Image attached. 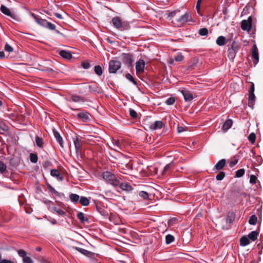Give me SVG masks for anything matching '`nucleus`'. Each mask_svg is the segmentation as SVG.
Wrapping results in <instances>:
<instances>
[{
    "instance_id": "37",
    "label": "nucleus",
    "mask_w": 263,
    "mask_h": 263,
    "mask_svg": "<svg viewBox=\"0 0 263 263\" xmlns=\"http://www.w3.org/2000/svg\"><path fill=\"white\" fill-rule=\"evenodd\" d=\"M257 220V218L255 215H252L249 220V223L251 225H255Z\"/></svg>"
},
{
    "instance_id": "8",
    "label": "nucleus",
    "mask_w": 263,
    "mask_h": 263,
    "mask_svg": "<svg viewBox=\"0 0 263 263\" xmlns=\"http://www.w3.org/2000/svg\"><path fill=\"white\" fill-rule=\"evenodd\" d=\"M252 19L249 16L247 20H245L241 22V28L244 31H249L252 27Z\"/></svg>"
},
{
    "instance_id": "4",
    "label": "nucleus",
    "mask_w": 263,
    "mask_h": 263,
    "mask_svg": "<svg viewBox=\"0 0 263 263\" xmlns=\"http://www.w3.org/2000/svg\"><path fill=\"white\" fill-rule=\"evenodd\" d=\"M121 67V63L117 60H112L109 63L108 71L110 73H116Z\"/></svg>"
},
{
    "instance_id": "19",
    "label": "nucleus",
    "mask_w": 263,
    "mask_h": 263,
    "mask_svg": "<svg viewBox=\"0 0 263 263\" xmlns=\"http://www.w3.org/2000/svg\"><path fill=\"white\" fill-rule=\"evenodd\" d=\"M73 143L74 145L76 154L78 155L81 154V143L80 140L76 138L73 140Z\"/></svg>"
},
{
    "instance_id": "48",
    "label": "nucleus",
    "mask_w": 263,
    "mask_h": 263,
    "mask_svg": "<svg viewBox=\"0 0 263 263\" xmlns=\"http://www.w3.org/2000/svg\"><path fill=\"white\" fill-rule=\"evenodd\" d=\"M174 59H175V60L177 62H181L183 60L184 57L181 53H178L175 56Z\"/></svg>"
},
{
    "instance_id": "2",
    "label": "nucleus",
    "mask_w": 263,
    "mask_h": 263,
    "mask_svg": "<svg viewBox=\"0 0 263 263\" xmlns=\"http://www.w3.org/2000/svg\"><path fill=\"white\" fill-rule=\"evenodd\" d=\"M102 177L106 182L114 186H118L120 184L119 178L110 172L103 173Z\"/></svg>"
},
{
    "instance_id": "35",
    "label": "nucleus",
    "mask_w": 263,
    "mask_h": 263,
    "mask_svg": "<svg viewBox=\"0 0 263 263\" xmlns=\"http://www.w3.org/2000/svg\"><path fill=\"white\" fill-rule=\"evenodd\" d=\"M125 77L127 79L132 82L135 86L138 85L137 82L135 80L133 77L130 73H126L125 74Z\"/></svg>"
},
{
    "instance_id": "18",
    "label": "nucleus",
    "mask_w": 263,
    "mask_h": 263,
    "mask_svg": "<svg viewBox=\"0 0 263 263\" xmlns=\"http://www.w3.org/2000/svg\"><path fill=\"white\" fill-rule=\"evenodd\" d=\"M120 187L123 191H126L127 192H129L133 190V188L132 185L129 183L127 182H123L120 183L119 185Z\"/></svg>"
},
{
    "instance_id": "59",
    "label": "nucleus",
    "mask_w": 263,
    "mask_h": 263,
    "mask_svg": "<svg viewBox=\"0 0 263 263\" xmlns=\"http://www.w3.org/2000/svg\"><path fill=\"white\" fill-rule=\"evenodd\" d=\"M0 263H14L13 261L7 259H0Z\"/></svg>"
},
{
    "instance_id": "5",
    "label": "nucleus",
    "mask_w": 263,
    "mask_h": 263,
    "mask_svg": "<svg viewBox=\"0 0 263 263\" xmlns=\"http://www.w3.org/2000/svg\"><path fill=\"white\" fill-rule=\"evenodd\" d=\"M0 10L1 11L4 13V14L10 16L11 18L14 20V21H18L19 20V18L17 16V15L14 13L12 12L7 7H6L4 5H1L0 7Z\"/></svg>"
},
{
    "instance_id": "3",
    "label": "nucleus",
    "mask_w": 263,
    "mask_h": 263,
    "mask_svg": "<svg viewBox=\"0 0 263 263\" xmlns=\"http://www.w3.org/2000/svg\"><path fill=\"white\" fill-rule=\"evenodd\" d=\"M239 45L237 42L234 41L228 49V57L231 61H233L239 50Z\"/></svg>"
},
{
    "instance_id": "10",
    "label": "nucleus",
    "mask_w": 263,
    "mask_h": 263,
    "mask_svg": "<svg viewBox=\"0 0 263 263\" xmlns=\"http://www.w3.org/2000/svg\"><path fill=\"white\" fill-rule=\"evenodd\" d=\"M145 68V62L142 59H139L136 63V69L137 73L144 72Z\"/></svg>"
},
{
    "instance_id": "57",
    "label": "nucleus",
    "mask_w": 263,
    "mask_h": 263,
    "mask_svg": "<svg viewBox=\"0 0 263 263\" xmlns=\"http://www.w3.org/2000/svg\"><path fill=\"white\" fill-rule=\"evenodd\" d=\"M125 58L126 59L125 63L126 64H132L133 61H132V58H131L130 55H127V54L125 55Z\"/></svg>"
},
{
    "instance_id": "30",
    "label": "nucleus",
    "mask_w": 263,
    "mask_h": 263,
    "mask_svg": "<svg viewBox=\"0 0 263 263\" xmlns=\"http://www.w3.org/2000/svg\"><path fill=\"white\" fill-rule=\"evenodd\" d=\"M250 243V240L248 237L246 236L242 237L240 239V245L241 246H246Z\"/></svg>"
},
{
    "instance_id": "39",
    "label": "nucleus",
    "mask_w": 263,
    "mask_h": 263,
    "mask_svg": "<svg viewBox=\"0 0 263 263\" xmlns=\"http://www.w3.org/2000/svg\"><path fill=\"white\" fill-rule=\"evenodd\" d=\"M209 31L206 28H202L199 29V34L201 36H206L208 34Z\"/></svg>"
},
{
    "instance_id": "15",
    "label": "nucleus",
    "mask_w": 263,
    "mask_h": 263,
    "mask_svg": "<svg viewBox=\"0 0 263 263\" xmlns=\"http://www.w3.org/2000/svg\"><path fill=\"white\" fill-rule=\"evenodd\" d=\"M163 125L164 124L161 121H156L153 124H152L149 126V128L151 130H156L161 129L163 127Z\"/></svg>"
},
{
    "instance_id": "61",
    "label": "nucleus",
    "mask_w": 263,
    "mask_h": 263,
    "mask_svg": "<svg viewBox=\"0 0 263 263\" xmlns=\"http://www.w3.org/2000/svg\"><path fill=\"white\" fill-rule=\"evenodd\" d=\"M177 12V10H175V11L171 12L170 13H168V16L170 17H174L176 15Z\"/></svg>"
},
{
    "instance_id": "63",
    "label": "nucleus",
    "mask_w": 263,
    "mask_h": 263,
    "mask_svg": "<svg viewBox=\"0 0 263 263\" xmlns=\"http://www.w3.org/2000/svg\"><path fill=\"white\" fill-rule=\"evenodd\" d=\"M184 130V127L182 126H178L177 131L178 133H181Z\"/></svg>"
},
{
    "instance_id": "16",
    "label": "nucleus",
    "mask_w": 263,
    "mask_h": 263,
    "mask_svg": "<svg viewBox=\"0 0 263 263\" xmlns=\"http://www.w3.org/2000/svg\"><path fill=\"white\" fill-rule=\"evenodd\" d=\"M53 135L57 141L59 143L60 145L62 147H64V141L62 137L61 136L60 133L57 131L55 129L53 130Z\"/></svg>"
},
{
    "instance_id": "41",
    "label": "nucleus",
    "mask_w": 263,
    "mask_h": 263,
    "mask_svg": "<svg viewBox=\"0 0 263 263\" xmlns=\"http://www.w3.org/2000/svg\"><path fill=\"white\" fill-rule=\"evenodd\" d=\"M245 171L243 168H241L236 172L235 177L239 178L243 176Z\"/></svg>"
},
{
    "instance_id": "44",
    "label": "nucleus",
    "mask_w": 263,
    "mask_h": 263,
    "mask_svg": "<svg viewBox=\"0 0 263 263\" xmlns=\"http://www.w3.org/2000/svg\"><path fill=\"white\" fill-rule=\"evenodd\" d=\"M238 162V159L236 157H234L229 162V166L231 167H233Z\"/></svg>"
},
{
    "instance_id": "17",
    "label": "nucleus",
    "mask_w": 263,
    "mask_h": 263,
    "mask_svg": "<svg viewBox=\"0 0 263 263\" xmlns=\"http://www.w3.org/2000/svg\"><path fill=\"white\" fill-rule=\"evenodd\" d=\"M50 175L52 177H55L59 181H62L63 180V176L58 170H51L50 171Z\"/></svg>"
},
{
    "instance_id": "21",
    "label": "nucleus",
    "mask_w": 263,
    "mask_h": 263,
    "mask_svg": "<svg viewBox=\"0 0 263 263\" xmlns=\"http://www.w3.org/2000/svg\"><path fill=\"white\" fill-rule=\"evenodd\" d=\"M230 41L229 40H227L224 36H219L217 37L216 43L219 46H222L225 45V44Z\"/></svg>"
},
{
    "instance_id": "25",
    "label": "nucleus",
    "mask_w": 263,
    "mask_h": 263,
    "mask_svg": "<svg viewBox=\"0 0 263 263\" xmlns=\"http://www.w3.org/2000/svg\"><path fill=\"white\" fill-rule=\"evenodd\" d=\"M80 198V196L76 194L71 193L69 195V199L73 203H77L79 202Z\"/></svg>"
},
{
    "instance_id": "62",
    "label": "nucleus",
    "mask_w": 263,
    "mask_h": 263,
    "mask_svg": "<svg viewBox=\"0 0 263 263\" xmlns=\"http://www.w3.org/2000/svg\"><path fill=\"white\" fill-rule=\"evenodd\" d=\"M254 85L253 83H252L250 88L249 93H254Z\"/></svg>"
},
{
    "instance_id": "20",
    "label": "nucleus",
    "mask_w": 263,
    "mask_h": 263,
    "mask_svg": "<svg viewBox=\"0 0 263 263\" xmlns=\"http://www.w3.org/2000/svg\"><path fill=\"white\" fill-rule=\"evenodd\" d=\"M59 54L61 57L65 59L70 60L72 58V55L69 51L62 50L59 51Z\"/></svg>"
},
{
    "instance_id": "26",
    "label": "nucleus",
    "mask_w": 263,
    "mask_h": 263,
    "mask_svg": "<svg viewBox=\"0 0 263 263\" xmlns=\"http://www.w3.org/2000/svg\"><path fill=\"white\" fill-rule=\"evenodd\" d=\"M79 202L82 206H87L89 205L90 201L88 198L85 196H81L80 198Z\"/></svg>"
},
{
    "instance_id": "54",
    "label": "nucleus",
    "mask_w": 263,
    "mask_h": 263,
    "mask_svg": "<svg viewBox=\"0 0 263 263\" xmlns=\"http://www.w3.org/2000/svg\"><path fill=\"white\" fill-rule=\"evenodd\" d=\"M81 66L84 69H87L90 67V64L88 62H83L82 63Z\"/></svg>"
},
{
    "instance_id": "33",
    "label": "nucleus",
    "mask_w": 263,
    "mask_h": 263,
    "mask_svg": "<svg viewBox=\"0 0 263 263\" xmlns=\"http://www.w3.org/2000/svg\"><path fill=\"white\" fill-rule=\"evenodd\" d=\"M95 72L99 76H100L102 74L103 69L101 66L96 65L94 67Z\"/></svg>"
},
{
    "instance_id": "64",
    "label": "nucleus",
    "mask_w": 263,
    "mask_h": 263,
    "mask_svg": "<svg viewBox=\"0 0 263 263\" xmlns=\"http://www.w3.org/2000/svg\"><path fill=\"white\" fill-rule=\"evenodd\" d=\"M54 15L58 18H60V19L63 18L62 15L59 13H55Z\"/></svg>"
},
{
    "instance_id": "31",
    "label": "nucleus",
    "mask_w": 263,
    "mask_h": 263,
    "mask_svg": "<svg viewBox=\"0 0 263 263\" xmlns=\"http://www.w3.org/2000/svg\"><path fill=\"white\" fill-rule=\"evenodd\" d=\"M113 145L114 147H117L119 149H122L123 147V142L119 140H113Z\"/></svg>"
},
{
    "instance_id": "12",
    "label": "nucleus",
    "mask_w": 263,
    "mask_h": 263,
    "mask_svg": "<svg viewBox=\"0 0 263 263\" xmlns=\"http://www.w3.org/2000/svg\"><path fill=\"white\" fill-rule=\"evenodd\" d=\"M252 58L254 59L253 63L254 65L257 64L259 61L258 49L255 44H254L252 48Z\"/></svg>"
},
{
    "instance_id": "43",
    "label": "nucleus",
    "mask_w": 263,
    "mask_h": 263,
    "mask_svg": "<svg viewBox=\"0 0 263 263\" xmlns=\"http://www.w3.org/2000/svg\"><path fill=\"white\" fill-rule=\"evenodd\" d=\"M47 188L54 195L56 196H59L60 193L57 191L50 184H47Z\"/></svg>"
},
{
    "instance_id": "46",
    "label": "nucleus",
    "mask_w": 263,
    "mask_h": 263,
    "mask_svg": "<svg viewBox=\"0 0 263 263\" xmlns=\"http://www.w3.org/2000/svg\"><path fill=\"white\" fill-rule=\"evenodd\" d=\"M139 195L140 197L142 198L143 199H147L149 197L148 194L145 191H141L139 193Z\"/></svg>"
},
{
    "instance_id": "52",
    "label": "nucleus",
    "mask_w": 263,
    "mask_h": 263,
    "mask_svg": "<svg viewBox=\"0 0 263 263\" xmlns=\"http://www.w3.org/2000/svg\"><path fill=\"white\" fill-rule=\"evenodd\" d=\"M129 115L132 118H135V119L137 118L138 114L135 110L130 108V109H129Z\"/></svg>"
},
{
    "instance_id": "11",
    "label": "nucleus",
    "mask_w": 263,
    "mask_h": 263,
    "mask_svg": "<svg viewBox=\"0 0 263 263\" xmlns=\"http://www.w3.org/2000/svg\"><path fill=\"white\" fill-rule=\"evenodd\" d=\"M72 249L77 250L82 254L88 257H91L94 255V253L91 251H88L77 247H72Z\"/></svg>"
},
{
    "instance_id": "51",
    "label": "nucleus",
    "mask_w": 263,
    "mask_h": 263,
    "mask_svg": "<svg viewBox=\"0 0 263 263\" xmlns=\"http://www.w3.org/2000/svg\"><path fill=\"white\" fill-rule=\"evenodd\" d=\"M5 50L8 52H11L13 51V48L8 43H6L5 45Z\"/></svg>"
},
{
    "instance_id": "45",
    "label": "nucleus",
    "mask_w": 263,
    "mask_h": 263,
    "mask_svg": "<svg viewBox=\"0 0 263 263\" xmlns=\"http://www.w3.org/2000/svg\"><path fill=\"white\" fill-rule=\"evenodd\" d=\"M6 165L4 162L0 161V173L4 174L6 171Z\"/></svg>"
},
{
    "instance_id": "23",
    "label": "nucleus",
    "mask_w": 263,
    "mask_h": 263,
    "mask_svg": "<svg viewBox=\"0 0 263 263\" xmlns=\"http://www.w3.org/2000/svg\"><path fill=\"white\" fill-rule=\"evenodd\" d=\"M226 161L223 159L219 161L215 165V168L217 171L221 170L226 165Z\"/></svg>"
},
{
    "instance_id": "6",
    "label": "nucleus",
    "mask_w": 263,
    "mask_h": 263,
    "mask_svg": "<svg viewBox=\"0 0 263 263\" xmlns=\"http://www.w3.org/2000/svg\"><path fill=\"white\" fill-rule=\"evenodd\" d=\"M192 20V17L190 12H186L184 14L176 20L178 25H181Z\"/></svg>"
},
{
    "instance_id": "49",
    "label": "nucleus",
    "mask_w": 263,
    "mask_h": 263,
    "mask_svg": "<svg viewBox=\"0 0 263 263\" xmlns=\"http://www.w3.org/2000/svg\"><path fill=\"white\" fill-rule=\"evenodd\" d=\"M225 176V173L223 172H219L216 177L217 180H222Z\"/></svg>"
},
{
    "instance_id": "9",
    "label": "nucleus",
    "mask_w": 263,
    "mask_h": 263,
    "mask_svg": "<svg viewBox=\"0 0 263 263\" xmlns=\"http://www.w3.org/2000/svg\"><path fill=\"white\" fill-rule=\"evenodd\" d=\"M97 211L103 217H107L108 215V210L107 208L102 205L100 203L96 204Z\"/></svg>"
},
{
    "instance_id": "36",
    "label": "nucleus",
    "mask_w": 263,
    "mask_h": 263,
    "mask_svg": "<svg viewBox=\"0 0 263 263\" xmlns=\"http://www.w3.org/2000/svg\"><path fill=\"white\" fill-rule=\"evenodd\" d=\"M173 164V162H171V163L166 164L165 167H164L163 171H162V174L165 175L168 172V170L170 169V168L172 167V165Z\"/></svg>"
},
{
    "instance_id": "55",
    "label": "nucleus",
    "mask_w": 263,
    "mask_h": 263,
    "mask_svg": "<svg viewBox=\"0 0 263 263\" xmlns=\"http://www.w3.org/2000/svg\"><path fill=\"white\" fill-rule=\"evenodd\" d=\"M23 263H33L32 259L28 256H26L23 258Z\"/></svg>"
},
{
    "instance_id": "38",
    "label": "nucleus",
    "mask_w": 263,
    "mask_h": 263,
    "mask_svg": "<svg viewBox=\"0 0 263 263\" xmlns=\"http://www.w3.org/2000/svg\"><path fill=\"white\" fill-rule=\"evenodd\" d=\"M174 241V237L170 234L165 236V241L167 244H170Z\"/></svg>"
},
{
    "instance_id": "40",
    "label": "nucleus",
    "mask_w": 263,
    "mask_h": 263,
    "mask_svg": "<svg viewBox=\"0 0 263 263\" xmlns=\"http://www.w3.org/2000/svg\"><path fill=\"white\" fill-rule=\"evenodd\" d=\"M176 100V97H170L165 101V103L168 105H172L175 102Z\"/></svg>"
},
{
    "instance_id": "28",
    "label": "nucleus",
    "mask_w": 263,
    "mask_h": 263,
    "mask_svg": "<svg viewBox=\"0 0 263 263\" xmlns=\"http://www.w3.org/2000/svg\"><path fill=\"white\" fill-rule=\"evenodd\" d=\"M258 234L259 233L256 231H252L249 234L248 237L249 240L250 239L252 241H255L257 239Z\"/></svg>"
},
{
    "instance_id": "58",
    "label": "nucleus",
    "mask_w": 263,
    "mask_h": 263,
    "mask_svg": "<svg viewBox=\"0 0 263 263\" xmlns=\"http://www.w3.org/2000/svg\"><path fill=\"white\" fill-rule=\"evenodd\" d=\"M257 178L255 176L252 175L250 177V182L252 184H254L256 183V180Z\"/></svg>"
},
{
    "instance_id": "24",
    "label": "nucleus",
    "mask_w": 263,
    "mask_h": 263,
    "mask_svg": "<svg viewBox=\"0 0 263 263\" xmlns=\"http://www.w3.org/2000/svg\"><path fill=\"white\" fill-rule=\"evenodd\" d=\"M232 120L231 119L227 120L223 123L222 128L224 130H227L230 129L232 125Z\"/></svg>"
},
{
    "instance_id": "13",
    "label": "nucleus",
    "mask_w": 263,
    "mask_h": 263,
    "mask_svg": "<svg viewBox=\"0 0 263 263\" xmlns=\"http://www.w3.org/2000/svg\"><path fill=\"white\" fill-rule=\"evenodd\" d=\"M31 15L37 24L43 27H45L47 22V20L40 18L34 13H31Z\"/></svg>"
},
{
    "instance_id": "47",
    "label": "nucleus",
    "mask_w": 263,
    "mask_h": 263,
    "mask_svg": "<svg viewBox=\"0 0 263 263\" xmlns=\"http://www.w3.org/2000/svg\"><path fill=\"white\" fill-rule=\"evenodd\" d=\"M45 28H48L50 30H54L55 29V25L52 24L50 22H48V21L46 23V25Z\"/></svg>"
},
{
    "instance_id": "50",
    "label": "nucleus",
    "mask_w": 263,
    "mask_h": 263,
    "mask_svg": "<svg viewBox=\"0 0 263 263\" xmlns=\"http://www.w3.org/2000/svg\"><path fill=\"white\" fill-rule=\"evenodd\" d=\"M255 138H256V136L255 135L254 133H251L249 137H248V139L252 143H254L255 141Z\"/></svg>"
},
{
    "instance_id": "32",
    "label": "nucleus",
    "mask_w": 263,
    "mask_h": 263,
    "mask_svg": "<svg viewBox=\"0 0 263 263\" xmlns=\"http://www.w3.org/2000/svg\"><path fill=\"white\" fill-rule=\"evenodd\" d=\"M53 210L59 215H61L63 217L65 216V215H66L65 212L64 210H63L62 209H61L58 207L54 206V207H53Z\"/></svg>"
},
{
    "instance_id": "56",
    "label": "nucleus",
    "mask_w": 263,
    "mask_h": 263,
    "mask_svg": "<svg viewBox=\"0 0 263 263\" xmlns=\"http://www.w3.org/2000/svg\"><path fill=\"white\" fill-rule=\"evenodd\" d=\"M255 96L254 93H249V103H253L255 101Z\"/></svg>"
},
{
    "instance_id": "60",
    "label": "nucleus",
    "mask_w": 263,
    "mask_h": 263,
    "mask_svg": "<svg viewBox=\"0 0 263 263\" xmlns=\"http://www.w3.org/2000/svg\"><path fill=\"white\" fill-rule=\"evenodd\" d=\"M201 2H202V0H198L197 1L196 7V9L198 12H199L200 11V5H201Z\"/></svg>"
},
{
    "instance_id": "53",
    "label": "nucleus",
    "mask_w": 263,
    "mask_h": 263,
    "mask_svg": "<svg viewBox=\"0 0 263 263\" xmlns=\"http://www.w3.org/2000/svg\"><path fill=\"white\" fill-rule=\"evenodd\" d=\"M17 252L19 256L22 257L23 258L26 256L27 253L25 251L23 250H18Z\"/></svg>"
},
{
    "instance_id": "22",
    "label": "nucleus",
    "mask_w": 263,
    "mask_h": 263,
    "mask_svg": "<svg viewBox=\"0 0 263 263\" xmlns=\"http://www.w3.org/2000/svg\"><path fill=\"white\" fill-rule=\"evenodd\" d=\"M235 219V213L233 211L228 212L227 216V222L230 223H232Z\"/></svg>"
},
{
    "instance_id": "14",
    "label": "nucleus",
    "mask_w": 263,
    "mask_h": 263,
    "mask_svg": "<svg viewBox=\"0 0 263 263\" xmlns=\"http://www.w3.org/2000/svg\"><path fill=\"white\" fill-rule=\"evenodd\" d=\"M185 101H191L193 99V95L191 92L186 89H182L181 90Z\"/></svg>"
},
{
    "instance_id": "42",
    "label": "nucleus",
    "mask_w": 263,
    "mask_h": 263,
    "mask_svg": "<svg viewBox=\"0 0 263 263\" xmlns=\"http://www.w3.org/2000/svg\"><path fill=\"white\" fill-rule=\"evenodd\" d=\"M30 160L32 163H36L38 160V157L36 154H31L30 155Z\"/></svg>"
},
{
    "instance_id": "34",
    "label": "nucleus",
    "mask_w": 263,
    "mask_h": 263,
    "mask_svg": "<svg viewBox=\"0 0 263 263\" xmlns=\"http://www.w3.org/2000/svg\"><path fill=\"white\" fill-rule=\"evenodd\" d=\"M71 100L74 102H79L80 101H82V102L84 101V99H83L81 97L77 96V95H73L71 98Z\"/></svg>"
},
{
    "instance_id": "1",
    "label": "nucleus",
    "mask_w": 263,
    "mask_h": 263,
    "mask_svg": "<svg viewBox=\"0 0 263 263\" xmlns=\"http://www.w3.org/2000/svg\"><path fill=\"white\" fill-rule=\"evenodd\" d=\"M111 23L115 28L122 31L128 30L130 27V24L127 21L122 20L119 16L113 17L111 20Z\"/></svg>"
},
{
    "instance_id": "7",
    "label": "nucleus",
    "mask_w": 263,
    "mask_h": 263,
    "mask_svg": "<svg viewBox=\"0 0 263 263\" xmlns=\"http://www.w3.org/2000/svg\"><path fill=\"white\" fill-rule=\"evenodd\" d=\"M90 114L85 110H82L77 115L78 119L85 122L90 120Z\"/></svg>"
},
{
    "instance_id": "27",
    "label": "nucleus",
    "mask_w": 263,
    "mask_h": 263,
    "mask_svg": "<svg viewBox=\"0 0 263 263\" xmlns=\"http://www.w3.org/2000/svg\"><path fill=\"white\" fill-rule=\"evenodd\" d=\"M77 217L83 223L89 222V219L87 217H85L84 213L82 212H79L77 214Z\"/></svg>"
},
{
    "instance_id": "29",
    "label": "nucleus",
    "mask_w": 263,
    "mask_h": 263,
    "mask_svg": "<svg viewBox=\"0 0 263 263\" xmlns=\"http://www.w3.org/2000/svg\"><path fill=\"white\" fill-rule=\"evenodd\" d=\"M35 143H36V145L40 148H43L44 146V142L43 139L41 137L36 136L35 137Z\"/></svg>"
}]
</instances>
